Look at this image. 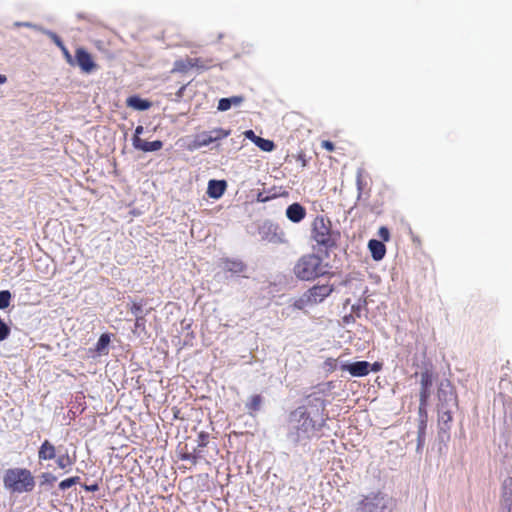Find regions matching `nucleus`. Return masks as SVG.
Here are the masks:
<instances>
[{
  "instance_id": "nucleus-15",
  "label": "nucleus",
  "mask_w": 512,
  "mask_h": 512,
  "mask_svg": "<svg viewBox=\"0 0 512 512\" xmlns=\"http://www.w3.org/2000/svg\"><path fill=\"white\" fill-rule=\"evenodd\" d=\"M126 105L132 109L144 111L151 107V102L133 95L126 99Z\"/></svg>"
},
{
  "instance_id": "nucleus-12",
  "label": "nucleus",
  "mask_w": 512,
  "mask_h": 512,
  "mask_svg": "<svg viewBox=\"0 0 512 512\" xmlns=\"http://www.w3.org/2000/svg\"><path fill=\"white\" fill-rule=\"evenodd\" d=\"M56 448L49 440H44L38 450V459L40 461H48L55 459Z\"/></svg>"
},
{
  "instance_id": "nucleus-34",
  "label": "nucleus",
  "mask_w": 512,
  "mask_h": 512,
  "mask_svg": "<svg viewBox=\"0 0 512 512\" xmlns=\"http://www.w3.org/2000/svg\"><path fill=\"white\" fill-rule=\"evenodd\" d=\"M62 52L64 54V57L70 65H74V57L70 54L68 49L65 46H62Z\"/></svg>"
},
{
  "instance_id": "nucleus-43",
  "label": "nucleus",
  "mask_w": 512,
  "mask_h": 512,
  "mask_svg": "<svg viewBox=\"0 0 512 512\" xmlns=\"http://www.w3.org/2000/svg\"><path fill=\"white\" fill-rule=\"evenodd\" d=\"M143 126L139 125L135 129V134L133 137H140V135L143 133Z\"/></svg>"
},
{
  "instance_id": "nucleus-1",
  "label": "nucleus",
  "mask_w": 512,
  "mask_h": 512,
  "mask_svg": "<svg viewBox=\"0 0 512 512\" xmlns=\"http://www.w3.org/2000/svg\"><path fill=\"white\" fill-rule=\"evenodd\" d=\"M329 264L315 253L302 255L293 267L295 277L302 281H314L328 274Z\"/></svg>"
},
{
  "instance_id": "nucleus-32",
  "label": "nucleus",
  "mask_w": 512,
  "mask_h": 512,
  "mask_svg": "<svg viewBox=\"0 0 512 512\" xmlns=\"http://www.w3.org/2000/svg\"><path fill=\"white\" fill-rule=\"evenodd\" d=\"M420 420H419V424H418V431H426V427H427V411L425 410V414L422 413V415H420Z\"/></svg>"
},
{
  "instance_id": "nucleus-30",
  "label": "nucleus",
  "mask_w": 512,
  "mask_h": 512,
  "mask_svg": "<svg viewBox=\"0 0 512 512\" xmlns=\"http://www.w3.org/2000/svg\"><path fill=\"white\" fill-rule=\"evenodd\" d=\"M142 308H143V303L142 302H132L129 310L135 316H142L141 315Z\"/></svg>"
},
{
  "instance_id": "nucleus-28",
  "label": "nucleus",
  "mask_w": 512,
  "mask_h": 512,
  "mask_svg": "<svg viewBox=\"0 0 512 512\" xmlns=\"http://www.w3.org/2000/svg\"><path fill=\"white\" fill-rule=\"evenodd\" d=\"M209 443V433L201 431L197 435L198 448H205Z\"/></svg>"
},
{
  "instance_id": "nucleus-29",
  "label": "nucleus",
  "mask_w": 512,
  "mask_h": 512,
  "mask_svg": "<svg viewBox=\"0 0 512 512\" xmlns=\"http://www.w3.org/2000/svg\"><path fill=\"white\" fill-rule=\"evenodd\" d=\"M41 479V485H52L57 480L56 476L49 472H44Z\"/></svg>"
},
{
  "instance_id": "nucleus-47",
  "label": "nucleus",
  "mask_w": 512,
  "mask_h": 512,
  "mask_svg": "<svg viewBox=\"0 0 512 512\" xmlns=\"http://www.w3.org/2000/svg\"><path fill=\"white\" fill-rule=\"evenodd\" d=\"M335 362H336V360H334V359L327 360V363L329 364V366H332Z\"/></svg>"
},
{
  "instance_id": "nucleus-25",
  "label": "nucleus",
  "mask_w": 512,
  "mask_h": 512,
  "mask_svg": "<svg viewBox=\"0 0 512 512\" xmlns=\"http://www.w3.org/2000/svg\"><path fill=\"white\" fill-rule=\"evenodd\" d=\"M256 145L265 152H270L274 149L275 145L274 142L268 139L264 138H257Z\"/></svg>"
},
{
  "instance_id": "nucleus-8",
  "label": "nucleus",
  "mask_w": 512,
  "mask_h": 512,
  "mask_svg": "<svg viewBox=\"0 0 512 512\" xmlns=\"http://www.w3.org/2000/svg\"><path fill=\"white\" fill-rule=\"evenodd\" d=\"M74 65H77L83 73L90 74L98 68L92 55L83 47L75 50Z\"/></svg>"
},
{
  "instance_id": "nucleus-41",
  "label": "nucleus",
  "mask_w": 512,
  "mask_h": 512,
  "mask_svg": "<svg viewBox=\"0 0 512 512\" xmlns=\"http://www.w3.org/2000/svg\"><path fill=\"white\" fill-rule=\"evenodd\" d=\"M202 449L203 448H198V446L192 451L193 454H195V456H197V462L200 460V459H203L204 456L202 454Z\"/></svg>"
},
{
  "instance_id": "nucleus-40",
  "label": "nucleus",
  "mask_w": 512,
  "mask_h": 512,
  "mask_svg": "<svg viewBox=\"0 0 512 512\" xmlns=\"http://www.w3.org/2000/svg\"><path fill=\"white\" fill-rule=\"evenodd\" d=\"M135 317H136L135 328H140V327L144 326V323H145L144 316H135Z\"/></svg>"
},
{
  "instance_id": "nucleus-13",
  "label": "nucleus",
  "mask_w": 512,
  "mask_h": 512,
  "mask_svg": "<svg viewBox=\"0 0 512 512\" xmlns=\"http://www.w3.org/2000/svg\"><path fill=\"white\" fill-rule=\"evenodd\" d=\"M227 188L224 180H210L208 183L207 194L213 199L220 198Z\"/></svg>"
},
{
  "instance_id": "nucleus-9",
  "label": "nucleus",
  "mask_w": 512,
  "mask_h": 512,
  "mask_svg": "<svg viewBox=\"0 0 512 512\" xmlns=\"http://www.w3.org/2000/svg\"><path fill=\"white\" fill-rule=\"evenodd\" d=\"M342 370L348 371L354 377H363L369 374L370 363L367 361H357L343 365Z\"/></svg>"
},
{
  "instance_id": "nucleus-6",
  "label": "nucleus",
  "mask_w": 512,
  "mask_h": 512,
  "mask_svg": "<svg viewBox=\"0 0 512 512\" xmlns=\"http://www.w3.org/2000/svg\"><path fill=\"white\" fill-rule=\"evenodd\" d=\"M333 291V285H314L303 294L302 298L297 302L296 306L299 309H301L302 304L314 305L317 303H321L322 301H324V299L331 295Z\"/></svg>"
},
{
  "instance_id": "nucleus-46",
  "label": "nucleus",
  "mask_w": 512,
  "mask_h": 512,
  "mask_svg": "<svg viewBox=\"0 0 512 512\" xmlns=\"http://www.w3.org/2000/svg\"><path fill=\"white\" fill-rule=\"evenodd\" d=\"M267 199H268L267 197L262 198V194H259V195H258V198H257V200H258L259 202H265V201H267Z\"/></svg>"
},
{
  "instance_id": "nucleus-27",
  "label": "nucleus",
  "mask_w": 512,
  "mask_h": 512,
  "mask_svg": "<svg viewBox=\"0 0 512 512\" xmlns=\"http://www.w3.org/2000/svg\"><path fill=\"white\" fill-rule=\"evenodd\" d=\"M11 293L8 290L0 291V309H6L10 305Z\"/></svg>"
},
{
  "instance_id": "nucleus-22",
  "label": "nucleus",
  "mask_w": 512,
  "mask_h": 512,
  "mask_svg": "<svg viewBox=\"0 0 512 512\" xmlns=\"http://www.w3.org/2000/svg\"><path fill=\"white\" fill-rule=\"evenodd\" d=\"M110 344V335L107 333L102 334L96 345H95V351L101 355V354H107V349Z\"/></svg>"
},
{
  "instance_id": "nucleus-39",
  "label": "nucleus",
  "mask_w": 512,
  "mask_h": 512,
  "mask_svg": "<svg viewBox=\"0 0 512 512\" xmlns=\"http://www.w3.org/2000/svg\"><path fill=\"white\" fill-rule=\"evenodd\" d=\"M296 159L297 161H299L301 163V166L302 167H305L306 164H307V161H306V155L304 152H299L296 156Z\"/></svg>"
},
{
  "instance_id": "nucleus-21",
  "label": "nucleus",
  "mask_w": 512,
  "mask_h": 512,
  "mask_svg": "<svg viewBox=\"0 0 512 512\" xmlns=\"http://www.w3.org/2000/svg\"><path fill=\"white\" fill-rule=\"evenodd\" d=\"M74 463H75V458L69 456L68 453L59 455L56 459L57 467L62 470H65V471L70 469L74 465Z\"/></svg>"
},
{
  "instance_id": "nucleus-11",
  "label": "nucleus",
  "mask_w": 512,
  "mask_h": 512,
  "mask_svg": "<svg viewBox=\"0 0 512 512\" xmlns=\"http://www.w3.org/2000/svg\"><path fill=\"white\" fill-rule=\"evenodd\" d=\"M306 214V209L299 203H293L286 209V217L293 223L301 222Z\"/></svg>"
},
{
  "instance_id": "nucleus-18",
  "label": "nucleus",
  "mask_w": 512,
  "mask_h": 512,
  "mask_svg": "<svg viewBox=\"0 0 512 512\" xmlns=\"http://www.w3.org/2000/svg\"><path fill=\"white\" fill-rule=\"evenodd\" d=\"M224 268L231 273L241 274L245 271L246 266L241 261L227 259L224 261Z\"/></svg>"
},
{
  "instance_id": "nucleus-3",
  "label": "nucleus",
  "mask_w": 512,
  "mask_h": 512,
  "mask_svg": "<svg viewBox=\"0 0 512 512\" xmlns=\"http://www.w3.org/2000/svg\"><path fill=\"white\" fill-rule=\"evenodd\" d=\"M311 238L318 246L331 249L337 244V235L332 231L329 218L318 215L312 222Z\"/></svg>"
},
{
  "instance_id": "nucleus-31",
  "label": "nucleus",
  "mask_w": 512,
  "mask_h": 512,
  "mask_svg": "<svg viewBox=\"0 0 512 512\" xmlns=\"http://www.w3.org/2000/svg\"><path fill=\"white\" fill-rule=\"evenodd\" d=\"M180 459L181 460H185V461H190V463L192 465H196L197 464V456H195V454H193V452L181 453Z\"/></svg>"
},
{
  "instance_id": "nucleus-23",
  "label": "nucleus",
  "mask_w": 512,
  "mask_h": 512,
  "mask_svg": "<svg viewBox=\"0 0 512 512\" xmlns=\"http://www.w3.org/2000/svg\"><path fill=\"white\" fill-rule=\"evenodd\" d=\"M262 404V397L259 394L252 395L246 403V408L250 414L260 410Z\"/></svg>"
},
{
  "instance_id": "nucleus-48",
  "label": "nucleus",
  "mask_w": 512,
  "mask_h": 512,
  "mask_svg": "<svg viewBox=\"0 0 512 512\" xmlns=\"http://www.w3.org/2000/svg\"><path fill=\"white\" fill-rule=\"evenodd\" d=\"M56 43H57V45H58L61 49H62V46H64V45H63V43H62V41H61V40H59V39H57Z\"/></svg>"
},
{
  "instance_id": "nucleus-5",
  "label": "nucleus",
  "mask_w": 512,
  "mask_h": 512,
  "mask_svg": "<svg viewBox=\"0 0 512 512\" xmlns=\"http://www.w3.org/2000/svg\"><path fill=\"white\" fill-rule=\"evenodd\" d=\"M291 417L298 422L296 426L298 438H310L322 426V424H316L304 407L295 409L291 413Z\"/></svg>"
},
{
  "instance_id": "nucleus-36",
  "label": "nucleus",
  "mask_w": 512,
  "mask_h": 512,
  "mask_svg": "<svg viewBox=\"0 0 512 512\" xmlns=\"http://www.w3.org/2000/svg\"><path fill=\"white\" fill-rule=\"evenodd\" d=\"M244 135L247 139L251 140L252 142H254L256 144V141H257V138H259V136H257L253 130H246L244 132Z\"/></svg>"
},
{
  "instance_id": "nucleus-35",
  "label": "nucleus",
  "mask_w": 512,
  "mask_h": 512,
  "mask_svg": "<svg viewBox=\"0 0 512 512\" xmlns=\"http://www.w3.org/2000/svg\"><path fill=\"white\" fill-rule=\"evenodd\" d=\"M425 434H426V431H418V435H417V447H418V449L423 447V445L425 443Z\"/></svg>"
},
{
  "instance_id": "nucleus-44",
  "label": "nucleus",
  "mask_w": 512,
  "mask_h": 512,
  "mask_svg": "<svg viewBox=\"0 0 512 512\" xmlns=\"http://www.w3.org/2000/svg\"><path fill=\"white\" fill-rule=\"evenodd\" d=\"M7 81V77L5 75L0 74V85L4 84Z\"/></svg>"
},
{
  "instance_id": "nucleus-16",
  "label": "nucleus",
  "mask_w": 512,
  "mask_h": 512,
  "mask_svg": "<svg viewBox=\"0 0 512 512\" xmlns=\"http://www.w3.org/2000/svg\"><path fill=\"white\" fill-rule=\"evenodd\" d=\"M244 98L242 96H232L229 98H221L218 102V110L219 111H227L232 106H238L243 102Z\"/></svg>"
},
{
  "instance_id": "nucleus-10",
  "label": "nucleus",
  "mask_w": 512,
  "mask_h": 512,
  "mask_svg": "<svg viewBox=\"0 0 512 512\" xmlns=\"http://www.w3.org/2000/svg\"><path fill=\"white\" fill-rule=\"evenodd\" d=\"M132 142L134 148L144 152L158 151L163 147V143L160 140L148 142L142 140L140 137H133Z\"/></svg>"
},
{
  "instance_id": "nucleus-42",
  "label": "nucleus",
  "mask_w": 512,
  "mask_h": 512,
  "mask_svg": "<svg viewBox=\"0 0 512 512\" xmlns=\"http://www.w3.org/2000/svg\"><path fill=\"white\" fill-rule=\"evenodd\" d=\"M84 489L86 491H90V492H95L98 490V485L97 484H93V485H85L84 486Z\"/></svg>"
},
{
  "instance_id": "nucleus-17",
  "label": "nucleus",
  "mask_w": 512,
  "mask_h": 512,
  "mask_svg": "<svg viewBox=\"0 0 512 512\" xmlns=\"http://www.w3.org/2000/svg\"><path fill=\"white\" fill-rule=\"evenodd\" d=\"M193 69V62L191 57H186L184 59H178L174 62L173 72L187 73L189 70Z\"/></svg>"
},
{
  "instance_id": "nucleus-26",
  "label": "nucleus",
  "mask_w": 512,
  "mask_h": 512,
  "mask_svg": "<svg viewBox=\"0 0 512 512\" xmlns=\"http://www.w3.org/2000/svg\"><path fill=\"white\" fill-rule=\"evenodd\" d=\"M80 481V477L78 476H74V477H70V478H67L65 480H62L60 483H59V489L64 491L70 487H72L73 485H76L78 484Z\"/></svg>"
},
{
  "instance_id": "nucleus-7",
  "label": "nucleus",
  "mask_w": 512,
  "mask_h": 512,
  "mask_svg": "<svg viewBox=\"0 0 512 512\" xmlns=\"http://www.w3.org/2000/svg\"><path fill=\"white\" fill-rule=\"evenodd\" d=\"M420 386L419 414L422 415V413L425 414V409H427L433 386V375L428 370L421 373Z\"/></svg>"
},
{
  "instance_id": "nucleus-14",
  "label": "nucleus",
  "mask_w": 512,
  "mask_h": 512,
  "mask_svg": "<svg viewBox=\"0 0 512 512\" xmlns=\"http://www.w3.org/2000/svg\"><path fill=\"white\" fill-rule=\"evenodd\" d=\"M368 248L374 260L379 261L383 259L386 253V247L382 241L371 239L368 243Z\"/></svg>"
},
{
  "instance_id": "nucleus-20",
  "label": "nucleus",
  "mask_w": 512,
  "mask_h": 512,
  "mask_svg": "<svg viewBox=\"0 0 512 512\" xmlns=\"http://www.w3.org/2000/svg\"><path fill=\"white\" fill-rule=\"evenodd\" d=\"M211 136L212 134H209L208 132H203L197 135L192 143V148L198 149L210 145L211 143H213Z\"/></svg>"
},
{
  "instance_id": "nucleus-38",
  "label": "nucleus",
  "mask_w": 512,
  "mask_h": 512,
  "mask_svg": "<svg viewBox=\"0 0 512 512\" xmlns=\"http://www.w3.org/2000/svg\"><path fill=\"white\" fill-rule=\"evenodd\" d=\"M439 420L444 422V423L450 422L452 420V415H451V413L449 411L443 412L439 416Z\"/></svg>"
},
{
  "instance_id": "nucleus-4",
  "label": "nucleus",
  "mask_w": 512,
  "mask_h": 512,
  "mask_svg": "<svg viewBox=\"0 0 512 512\" xmlns=\"http://www.w3.org/2000/svg\"><path fill=\"white\" fill-rule=\"evenodd\" d=\"M391 501L392 499L382 492L371 493L358 503L356 512H391Z\"/></svg>"
},
{
  "instance_id": "nucleus-33",
  "label": "nucleus",
  "mask_w": 512,
  "mask_h": 512,
  "mask_svg": "<svg viewBox=\"0 0 512 512\" xmlns=\"http://www.w3.org/2000/svg\"><path fill=\"white\" fill-rule=\"evenodd\" d=\"M378 236L382 239V241H389L390 233L387 227H380L378 230Z\"/></svg>"
},
{
  "instance_id": "nucleus-45",
  "label": "nucleus",
  "mask_w": 512,
  "mask_h": 512,
  "mask_svg": "<svg viewBox=\"0 0 512 512\" xmlns=\"http://www.w3.org/2000/svg\"><path fill=\"white\" fill-rule=\"evenodd\" d=\"M185 88H186V86H182V87L178 90V92H177V96H179V97H180V96H182V95H183V92H184V90H185Z\"/></svg>"
},
{
  "instance_id": "nucleus-37",
  "label": "nucleus",
  "mask_w": 512,
  "mask_h": 512,
  "mask_svg": "<svg viewBox=\"0 0 512 512\" xmlns=\"http://www.w3.org/2000/svg\"><path fill=\"white\" fill-rule=\"evenodd\" d=\"M321 146L329 152H332L335 149L334 144L329 140H323L321 142Z\"/></svg>"
},
{
  "instance_id": "nucleus-24",
  "label": "nucleus",
  "mask_w": 512,
  "mask_h": 512,
  "mask_svg": "<svg viewBox=\"0 0 512 512\" xmlns=\"http://www.w3.org/2000/svg\"><path fill=\"white\" fill-rule=\"evenodd\" d=\"M230 130H225L223 128H215L209 131V134H212L211 139L213 142L224 139L230 135Z\"/></svg>"
},
{
  "instance_id": "nucleus-2",
  "label": "nucleus",
  "mask_w": 512,
  "mask_h": 512,
  "mask_svg": "<svg viewBox=\"0 0 512 512\" xmlns=\"http://www.w3.org/2000/svg\"><path fill=\"white\" fill-rule=\"evenodd\" d=\"M3 485L11 494H22L32 492L36 481L29 469L16 467L5 471Z\"/></svg>"
},
{
  "instance_id": "nucleus-19",
  "label": "nucleus",
  "mask_w": 512,
  "mask_h": 512,
  "mask_svg": "<svg viewBox=\"0 0 512 512\" xmlns=\"http://www.w3.org/2000/svg\"><path fill=\"white\" fill-rule=\"evenodd\" d=\"M193 62V69H196L198 71H205L213 67V59L210 58H203V57H196L192 58Z\"/></svg>"
}]
</instances>
